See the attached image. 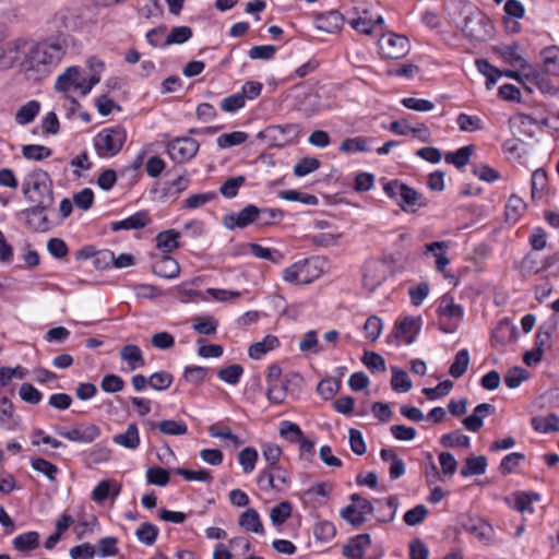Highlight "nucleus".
Wrapping results in <instances>:
<instances>
[{"instance_id":"nucleus-1","label":"nucleus","mask_w":559,"mask_h":559,"mask_svg":"<svg viewBox=\"0 0 559 559\" xmlns=\"http://www.w3.org/2000/svg\"><path fill=\"white\" fill-rule=\"evenodd\" d=\"M64 53L66 46L59 39H47L32 45L27 43L24 69L46 74L61 61Z\"/></svg>"},{"instance_id":"nucleus-2","label":"nucleus","mask_w":559,"mask_h":559,"mask_svg":"<svg viewBox=\"0 0 559 559\" xmlns=\"http://www.w3.org/2000/svg\"><path fill=\"white\" fill-rule=\"evenodd\" d=\"M462 21L456 22L463 35L473 41L484 43L493 34L490 19L476 7H465L461 10Z\"/></svg>"},{"instance_id":"nucleus-3","label":"nucleus","mask_w":559,"mask_h":559,"mask_svg":"<svg viewBox=\"0 0 559 559\" xmlns=\"http://www.w3.org/2000/svg\"><path fill=\"white\" fill-rule=\"evenodd\" d=\"M53 183L49 174L43 169H35L26 175L22 183V191L27 201L32 204L52 206Z\"/></svg>"},{"instance_id":"nucleus-4","label":"nucleus","mask_w":559,"mask_h":559,"mask_svg":"<svg viewBox=\"0 0 559 559\" xmlns=\"http://www.w3.org/2000/svg\"><path fill=\"white\" fill-rule=\"evenodd\" d=\"M383 191L407 213H415L419 207L427 205V201L419 192L397 179L386 181Z\"/></svg>"},{"instance_id":"nucleus-5","label":"nucleus","mask_w":559,"mask_h":559,"mask_svg":"<svg viewBox=\"0 0 559 559\" xmlns=\"http://www.w3.org/2000/svg\"><path fill=\"white\" fill-rule=\"evenodd\" d=\"M127 139L126 131L120 128H105L94 138V147L99 157L110 158L122 148Z\"/></svg>"},{"instance_id":"nucleus-6","label":"nucleus","mask_w":559,"mask_h":559,"mask_svg":"<svg viewBox=\"0 0 559 559\" xmlns=\"http://www.w3.org/2000/svg\"><path fill=\"white\" fill-rule=\"evenodd\" d=\"M378 46L382 57L386 59H402L409 52V41L407 37L395 33H388L378 40Z\"/></svg>"},{"instance_id":"nucleus-7","label":"nucleus","mask_w":559,"mask_h":559,"mask_svg":"<svg viewBox=\"0 0 559 559\" xmlns=\"http://www.w3.org/2000/svg\"><path fill=\"white\" fill-rule=\"evenodd\" d=\"M199 147V143L192 138H176L168 142L167 153L174 162L186 163L197 155Z\"/></svg>"},{"instance_id":"nucleus-8","label":"nucleus","mask_w":559,"mask_h":559,"mask_svg":"<svg viewBox=\"0 0 559 559\" xmlns=\"http://www.w3.org/2000/svg\"><path fill=\"white\" fill-rule=\"evenodd\" d=\"M300 132V127L296 123H288L285 126H270L264 130L263 136L267 140L270 145L275 147H283L297 139Z\"/></svg>"},{"instance_id":"nucleus-9","label":"nucleus","mask_w":559,"mask_h":559,"mask_svg":"<svg viewBox=\"0 0 559 559\" xmlns=\"http://www.w3.org/2000/svg\"><path fill=\"white\" fill-rule=\"evenodd\" d=\"M27 41L13 40L0 46V71L20 63L24 67Z\"/></svg>"},{"instance_id":"nucleus-10","label":"nucleus","mask_w":559,"mask_h":559,"mask_svg":"<svg viewBox=\"0 0 559 559\" xmlns=\"http://www.w3.org/2000/svg\"><path fill=\"white\" fill-rule=\"evenodd\" d=\"M51 206H43L40 204H33L29 209L23 210L19 213L25 219L26 226L34 231H46L50 228L51 224L48 219L46 211Z\"/></svg>"},{"instance_id":"nucleus-11","label":"nucleus","mask_w":559,"mask_h":559,"mask_svg":"<svg viewBox=\"0 0 559 559\" xmlns=\"http://www.w3.org/2000/svg\"><path fill=\"white\" fill-rule=\"evenodd\" d=\"M259 209L249 204L239 213H230L224 216L223 224L227 229L246 228L252 223H258Z\"/></svg>"},{"instance_id":"nucleus-12","label":"nucleus","mask_w":559,"mask_h":559,"mask_svg":"<svg viewBox=\"0 0 559 559\" xmlns=\"http://www.w3.org/2000/svg\"><path fill=\"white\" fill-rule=\"evenodd\" d=\"M83 86L84 81L83 78L80 76L79 68L69 67L58 79L56 82V90L60 92H64L69 94L70 92L80 90L81 95L83 96Z\"/></svg>"},{"instance_id":"nucleus-13","label":"nucleus","mask_w":559,"mask_h":559,"mask_svg":"<svg viewBox=\"0 0 559 559\" xmlns=\"http://www.w3.org/2000/svg\"><path fill=\"white\" fill-rule=\"evenodd\" d=\"M420 331V319L406 317L395 323L394 337L402 338L406 344H412Z\"/></svg>"},{"instance_id":"nucleus-14","label":"nucleus","mask_w":559,"mask_h":559,"mask_svg":"<svg viewBox=\"0 0 559 559\" xmlns=\"http://www.w3.org/2000/svg\"><path fill=\"white\" fill-rule=\"evenodd\" d=\"M299 266L302 284H310L323 273L324 260L320 258H307L296 262Z\"/></svg>"},{"instance_id":"nucleus-15","label":"nucleus","mask_w":559,"mask_h":559,"mask_svg":"<svg viewBox=\"0 0 559 559\" xmlns=\"http://www.w3.org/2000/svg\"><path fill=\"white\" fill-rule=\"evenodd\" d=\"M386 278L384 266L377 262H368L365 266L364 273V286L369 290L373 292L379 287Z\"/></svg>"},{"instance_id":"nucleus-16","label":"nucleus","mask_w":559,"mask_h":559,"mask_svg":"<svg viewBox=\"0 0 559 559\" xmlns=\"http://www.w3.org/2000/svg\"><path fill=\"white\" fill-rule=\"evenodd\" d=\"M495 413V407L488 403H481L474 408L472 415L465 417L462 421L465 429L477 432L484 425V417Z\"/></svg>"},{"instance_id":"nucleus-17","label":"nucleus","mask_w":559,"mask_h":559,"mask_svg":"<svg viewBox=\"0 0 559 559\" xmlns=\"http://www.w3.org/2000/svg\"><path fill=\"white\" fill-rule=\"evenodd\" d=\"M150 222L151 218L148 213L146 211H140L122 221L112 222L110 227L114 231L141 229L147 226Z\"/></svg>"},{"instance_id":"nucleus-18","label":"nucleus","mask_w":559,"mask_h":559,"mask_svg":"<svg viewBox=\"0 0 559 559\" xmlns=\"http://www.w3.org/2000/svg\"><path fill=\"white\" fill-rule=\"evenodd\" d=\"M371 543L369 534H360L343 547V555L348 559H364L367 546Z\"/></svg>"},{"instance_id":"nucleus-19","label":"nucleus","mask_w":559,"mask_h":559,"mask_svg":"<svg viewBox=\"0 0 559 559\" xmlns=\"http://www.w3.org/2000/svg\"><path fill=\"white\" fill-rule=\"evenodd\" d=\"M153 271L160 277L175 278L179 275L180 266L177 260L169 254H163L154 261Z\"/></svg>"},{"instance_id":"nucleus-20","label":"nucleus","mask_w":559,"mask_h":559,"mask_svg":"<svg viewBox=\"0 0 559 559\" xmlns=\"http://www.w3.org/2000/svg\"><path fill=\"white\" fill-rule=\"evenodd\" d=\"M550 340V333L547 331H543L542 328L538 329L536 333V342H535V348L528 352H525L523 355V361L527 366H534L537 365L544 354V346L549 342Z\"/></svg>"},{"instance_id":"nucleus-21","label":"nucleus","mask_w":559,"mask_h":559,"mask_svg":"<svg viewBox=\"0 0 559 559\" xmlns=\"http://www.w3.org/2000/svg\"><path fill=\"white\" fill-rule=\"evenodd\" d=\"M296 108L307 117L317 115L322 109L319 95L316 93H302L297 95Z\"/></svg>"},{"instance_id":"nucleus-22","label":"nucleus","mask_w":559,"mask_h":559,"mask_svg":"<svg viewBox=\"0 0 559 559\" xmlns=\"http://www.w3.org/2000/svg\"><path fill=\"white\" fill-rule=\"evenodd\" d=\"M121 360L128 364L129 370H135L145 366L143 353L138 345L127 344L119 352Z\"/></svg>"},{"instance_id":"nucleus-23","label":"nucleus","mask_w":559,"mask_h":559,"mask_svg":"<svg viewBox=\"0 0 559 559\" xmlns=\"http://www.w3.org/2000/svg\"><path fill=\"white\" fill-rule=\"evenodd\" d=\"M449 248V243L447 241H435L425 245L424 253H433L436 258V269L439 272H444L445 267L450 263V259L445 254V250Z\"/></svg>"},{"instance_id":"nucleus-24","label":"nucleus","mask_w":559,"mask_h":559,"mask_svg":"<svg viewBox=\"0 0 559 559\" xmlns=\"http://www.w3.org/2000/svg\"><path fill=\"white\" fill-rule=\"evenodd\" d=\"M112 441L122 448L135 450L140 445V433L136 424H129L124 432L114 436Z\"/></svg>"},{"instance_id":"nucleus-25","label":"nucleus","mask_w":559,"mask_h":559,"mask_svg":"<svg viewBox=\"0 0 559 559\" xmlns=\"http://www.w3.org/2000/svg\"><path fill=\"white\" fill-rule=\"evenodd\" d=\"M147 425L152 429H158L163 435L167 436H182L188 431V426L182 420L166 419L159 423L147 421Z\"/></svg>"},{"instance_id":"nucleus-26","label":"nucleus","mask_w":559,"mask_h":559,"mask_svg":"<svg viewBox=\"0 0 559 559\" xmlns=\"http://www.w3.org/2000/svg\"><path fill=\"white\" fill-rule=\"evenodd\" d=\"M344 23V16L338 11H329L317 19V27L325 33H335Z\"/></svg>"},{"instance_id":"nucleus-27","label":"nucleus","mask_w":559,"mask_h":559,"mask_svg":"<svg viewBox=\"0 0 559 559\" xmlns=\"http://www.w3.org/2000/svg\"><path fill=\"white\" fill-rule=\"evenodd\" d=\"M53 22L59 33L71 32L78 28V16L71 10L64 8L55 14Z\"/></svg>"},{"instance_id":"nucleus-28","label":"nucleus","mask_w":559,"mask_h":559,"mask_svg":"<svg viewBox=\"0 0 559 559\" xmlns=\"http://www.w3.org/2000/svg\"><path fill=\"white\" fill-rule=\"evenodd\" d=\"M179 238L180 233L175 229L160 231L156 236V247L162 250L164 254H168L179 247Z\"/></svg>"},{"instance_id":"nucleus-29","label":"nucleus","mask_w":559,"mask_h":559,"mask_svg":"<svg viewBox=\"0 0 559 559\" xmlns=\"http://www.w3.org/2000/svg\"><path fill=\"white\" fill-rule=\"evenodd\" d=\"M531 425L535 431L542 433L559 431V417L555 413L547 416H535L532 418Z\"/></svg>"},{"instance_id":"nucleus-30","label":"nucleus","mask_w":559,"mask_h":559,"mask_svg":"<svg viewBox=\"0 0 559 559\" xmlns=\"http://www.w3.org/2000/svg\"><path fill=\"white\" fill-rule=\"evenodd\" d=\"M280 346V341L274 335H266L262 341L253 343L249 349L248 355L252 359H260L267 352L273 350Z\"/></svg>"},{"instance_id":"nucleus-31","label":"nucleus","mask_w":559,"mask_h":559,"mask_svg":"<svg viewBox=\"0 0 559 559\" xmlns=\"http://www.w3.org/2000/svg\"><path fill=\"white\" fill-rule=\"evenodd\" d=\"M246 247L253 257L261 260L278 264L283 259V254L276 249L265 248L254 242L247 243Z\"/></svg>"},{"instance_id":"nucleus-32","label":"nucleus","mask_w":559,"mask_h":559,"mask_svg":"<svg viewBox=\"0 0 559 559\" xmlns=\"http://www.w3.org/2000/svg\"><path fill=\"white\" fill-rule=\"evenodd\" d=\"M239 525L247 532L257 534L263 533L260 515L254 509H248L240 515Z\"/></svg>"},{"instance_id":"nucleus-33","label":"nucleus","mask_w":559,"mask_h":559,"mask_svg":"<svg viewBox=\"0 0 559 559\" xmlns=\"http://www.w3.org/2000/svg\"><path fill=\"white\" fill-rule=\"evenodd\" d=\"M438 312L440 316L455 318L457 320H461L464 314L462 306L455 304L453 297L450 295L442 296L438 307Z\"/></svg>"},{"instance_id":"nucleus-34","label":"nucleus","mask_w":559,"mask_h":559,"mask_svg":"<svg viewBox=\"0 0 559 559\" xmlns=\"http://www.w3.org/2000/svg\"><path fill=\"white\" fill-rule=\"evenodd\" d=\"M487 459L484 455L471 456L465 461V465L461 468V475L463 477H469L474 475H483L486 473Z\"/></svg>"},{"instance_id":"nucleus-35","label":"nucleus","mask_w":559,"mask_h":559,"mask_svg":"<svg viewBox=\"0 0 559 559\" xmlns=\"http://www.w3.org/2000/svg\"><path fill=\"white\" fill-rule=\"evenodd\" d=\"M100 261L106 264L111 261L115 267L123 269L134 264V257L131 253H121L116 258L112 251L106 250L98 253L96 262L99 263Z\"/></svg>"},{"instance_id":"nucleus-36","label":"nucleus","mask_w":559,"mask_h":559,"mask_svg":"<svg viewBox=\"0 0 559 559\" xmlns=\"http://www.w3.org/2000/svg\"><path fill=\"white\" fill-rule=\"evenodd\" d=\"M40 110V104L37 100H29L19 108L15 114V121L17 124L25 126L32 122Z\"/></svg>"},{"instance_id":"nucleus-37","label":"nucleus","mask_w":559,"mask_h":559,"mask_svg":"<svg viewBox=\"0 0 559 559\" xmlns=\"http://www.w3.org/2000/svg\"><path fill=\"white\" fill-rule=\"evenodd\" d=\"M38 546L39 534L34 531L20 534L13 539V547L19 551H31Z\"/></svg>"},{"instance_id":"nucleus-38","label":"nucleus","mask_w":559,"mask_h":559,"mask_svg":"<svg viewBox=\"0 0 559 559\" xmlns=\"http://www.w3.org/2000/svg\"><path fill=\"white\" fill-rule=\"evenodd\" d=\"M473 152L474 147L472 145L462 146L455 152L447 153L444 159L448 164H453L456 168H462L468 164Z\"/></svg>"},{"instance_id":"nucleus-39","label":"nucleus","mask_w":559,"mask_h":559,"mask_svg":"<svg viewBox=\"0 0 559 559\" xmlns=\"http://www.w3.org/2000/svg\"><path fill=\"white\" fill-rule=\"evenodd\" d=\"M15 425L14 406L7 396H3L0 399V427L13 429Z\"/></svg>"},{"instance_id":"nucleus-40","label":"nucleus","mask_w":559,"mask_h":559,"mask_svg":"<svg viewBox=\"0 0 559 559\" xmlns=\"http://www.w3.org/2000/svg\"><path fill=\"white\" fill-rule=\"evenodd\" d=\"M159 530L156 525L144 522L139 528L135 531V536L138 540L146 546H152L155 544Z\"/></svg>"},{"instance_id":"nucleus-41","label":"nucleus","mask_w":559,"mask_h":559,"mask_svg":"<svg viewBox=\"0 0 559 559\" xmlns=\"http://www.w3.org/2000/svg\"><path fill=\"white\" fill-rule=\"evenodd\" d=\"M469 354L467 349H461L456 353L454 361L450 366L449 373L451 377L457 379L461 378L468 368Z\"/></svg>"},{"instance_id":"nucleus-42","label":"nucleus","mask_w":559,"mask_h":559,"mask_svg":"<svg viewBox=\"0 0 559 559\" xmlns=\"http://www.w3.org/2000/svg\"><path fill=\"white\" fill-rule=\"evenodd\" d=\"M293 506L289 501H282L270 511V519L275 526H281L290 518Z\"/></svg>"},{"instance_id":"nucleus-43","label":"nucleus","mask_w":559,"mask_h":559,"mask_svg":"<svg viewBox=\"0 0 559 559\" xmlns=\"http://www.w3.org/2000/svg\"><path fill=\"white\" fill-rule=\"evenodd\" d=\"M526 209L525 202L518 195H511L506 205L507 221L515 223Z\"/></svg>"},{"instance_id":"nucleus-44","label":"nucleus","mask_w":559,"mask_h":559,"mask_svg":"<svg viewBox=\"0 0 559 559\" xmlns=\"http://www.w3.org/2000/svg\"><path fill=\"white\" fill-rule=\"evenodd\" d=\"M391 371L392 389L396 392H408L412 389V381L409 380L407 372L397 367H391Z\"/></svg>"},{"instance_id":"nucleus-45","label":"nucleus","mask_w":559,"mask_h":559,"mask_svg":"<svg viewBox=\"0 0 559 559\" xmlns=\"http://www.w3.org/2000/svg\"><path fill=\"white\" fill-rule=\"evenodd\" d=\"M116 486V488L112 490V496L117 497L120 492V486L117 485L114 481L110 480H102L98 483V485L93 489L92 492V499L95 502H103L105 501L111 491V487Z\"/></svg>"},{"instance_id":"nucleus-46","label":"nucleus","mask_w":559,"mask_h":559,"mask_svg":"<svg viewBox=\"0 0 559 559\" xmlns=\"http://www.w3.org/2000/svg\"><path fill=\"white\" fill-rule=\"evenodd\" d=\"M218 321L212 316L199 317L193 320V330L202 335H213L216 333Z\"/></svg>"},{"instance_id":"nucleus-47","label":"nucleus","mask_w":559,"mask_h":559,"mask_svg":"<svg viewBox=\"0 0 559 559\" xmlns=\"http://www.w3.org/2000/svg\"><path fill=\"white\" fill-rule=\"evenodd\" d=\"M476 67L478 71L486 76V86L488 90H490L497 83L499 76L502 75V72L491 66L486 59H477Z\"/></svg>"},{"instance_id":"nucleus-48","label":"nucleus","mask_w":559,"mask_h":559,"mask_svg":"<svg viewBox=\"0 0 559 559\" xmlns=\"http://www.w3.org/2000/svg\"><path fill=\"white\" fill-rule=\"evenodd\" d=\"M440 443L445 448H468L471 445L469 437L462 433L460 430L443 435L440 439Z\"/></svg>"},{"instance_id":"nucleus-49","label":"nucleus","mask_w":559,"mask_h":559,"mask_svg":"<svg viewBox=\"0 0 559 559\" xmlns=\"http://www.w3.org/2000/svg\"><path fill=\"white\" fill-rule=\"evenodd\" d=\"M243 373V368L238 365H229L217 372V377L227 384L236 385Z\"/></svg>"},{"instance_id":"nucleus-50","label":"nucleus","mask_w":559,"mask_h":559,"mask_svg":"<svg viewBox=\"0 0 559 559\" xmlns=\"http://www.w3.org/2000/svg\"><path fill=\"white\" fill-rule=\"evenodd\" d=\"M238 461L245 474L251 473L258 461L257 450L251 447L242 449L238 454Z\"/></svg>"},{"instance_id":"nucleus-51","label":"nucleus","mask_w":559,"mask_h":559,"mask_svg":"<svg viewBox=\"0 0 559 559\" xmlns=\"http://www.w3.org/2000/svg\"><path fill=\"white\" fill-rule=\"evenodd\" d=\"M298 348L302 353L311 352L313 354H319L324 350L319 344L318 334L314 330H310L304 335L299 342Z\"/></svg>"},{"instance_id":"nucleus-52","label":"nucleus","mask_w":559,"mask_h":559,"mask_svg":"<svg viewBox=\"0 0 559 559\" xmlns=\"http://www.w3.org/2000/svg\"><path fill=\"white\" fill-rule=\"evenodd\" d=\"M192 37V29L189 26H176L166 36L164 45L183 44Z\"/></svg>"},{"instance_id":"nucleus-53","label":"nucleus","mask_w":559,"mask_h":559,"mask_svg":"<svg viewBox=\"0 0 559 559\" xmlns=\"http://www.w3.org/2000/svg\"><path fill=\"white\" fill-rule=\"evenodd\" d=\"M52 154V151L44 145L29 144L24 145L22 148L23 157L33 160H43L48 158Z\"/></svg>"},{"instance_id":"nucleus-54","label":"nucleus","mask_w":559,"mask_h":559,"mask_svg":"<svg viewBox=\"0 0 559 559\" xmlns=\"http://www.w3.org/2000/svg\"><path fill=\"white\" fill-rule=\"evenodd\" d=\"M31 464L36 472L44 474L50 481H56L58 467L55 464L43 457L32 459Z\"/></svg>"},{"instance_id":"nucleus-55","label":"nucleus","mask_w":559,"mask_h":559,"mask_svg":"<svg viewBox=\"0 0 559 559\" xmlns=\"http://www.w3.org/2000/svg\"><path fill=\"white\" fill-rule=\"evenodd\" d=\"M457 126L463 132H474L484 128L483 121L477 116L460 114L456 118Z\"/></svg>"},{"instance_id":"nucleus-56","label":"nucleus","mask_w":559,"mask_h":559,"mask_svg":"<svg viewBox=\"0 0 559 559\" xmlns=\"http://www.w3.org/2000/svg\"><path fill=\"white\" fill-rule=\"evenodd\" d=\"M248 134L242 131H234L231 133H224L217 138V145L221 148H227L235 145H240L246 142Z\"/></svg>"},{"instance_id":"nucleus-57","label":"nucleus","mask_w":559,"mask_h":559,"mask_svg":"<svg viewBox=\"0 0 559 559\" xmlns=\"http://www.w3.org/2000/svg\"><path fill=\"white\" fill-rule=\"evenodd\" d=\"M341 516L348 524L358 527L366 522V518L356 504H348L341 511Z\"/></svg>"},{"instance_id":"nucleus-58","label":"nucleus","mask_w":559,"mask_h":559,"mask_svg":"<svg viewBox=\"0 0 559 559\" xmlns=\"http://www.w3.org/2000/svg\"><path fill=\"white\" fill-rule=\"evenodd\" d=\"M336 534L332 522L320 521L313 526V535L318 540L330 542Z\"/></svg>"},{"instance_id":"nucleus-59","label":"nucleus","mask_w":559,"mask_h":559,"mask_svg":"<svg viewBox=\"0 0 559 559\" xmlns=\"http://www.w3.org/2000/svg\"><path fill=\"white\" fill-rule=\"evenodd\" d=\"M341 381L335 379H323L318 383L317 391L324 400H331L340 390Z\"/></svg>"},{"instance_id":"nucleus-60","label":"nucleus","mask_w":559,"mask_h":559,"mask_svg":"<svg viewBox=\"0 0 559 559\" xmlns=\"http://www.w3.org/2000/svg\"><path fill=\"white\" fill-rule=\"evenodd\" d=\"M281 437L289 440L290 442H297L304 437V433L299 426L295 423L284 420L280 426Z\"/></svg>"},{"instance_id":"nucleus-61","label":"nucleus","mask_w":559,"mask_h":559,"mask_svg":"<svg viewBox=\"0 0 559 559\" xmlns=\"http://www.w3.org/2000/svg\"><path fill=\"white\" fill-rule=\"evenodd\" d=\"M173 383V376L167 371L153 373L148 378V385L157 391L167 390Z\"/></svg>"},{"instance_id":"nucleus-62","label":"nucleus","mask_w":559,"mask_h":559,"mask_svg":"<svg viewBox=\"0 0 559 559\" xmlns=\"http://www.w3.org/2000/svg\"><path fill=\"white\" fill-rule=\"evenodd\" d=\"M243 176L231 177L227 179L219 188V192L228 199H233L238 194V189L245 182Z\"/></svg>"},{"instance_id":"nucleus-63","label":"nucleus","mask_w":559,"mask_h":559,"mask_svg":"<svg viewBox=\"0 0 559 559\" xmlns=\"http://www.w3.org/2000/svg\"><path fill=\"white\" fill-rule=\"evenodd\" d=\"M527 378L528 372L525 369L521 367H514L510 369L504 376V383L508 388L515 389Z\"/></svg>"},{"instance_id":"nucleus-64","label":"nucleus","mask_w":559,"mask_h":559,"mask_svg":"<svg viewBox=\"0 0 559 559\" xmlns=\"http://www.w3.org/2000/svg\"><path fill=\"white\" fill-rule=\"evenodd\" d=\"M428 513L424 504H418L415 508L405 512L403 520L408 526H416L420 524Z\"/></svg>"}]
</instances>
